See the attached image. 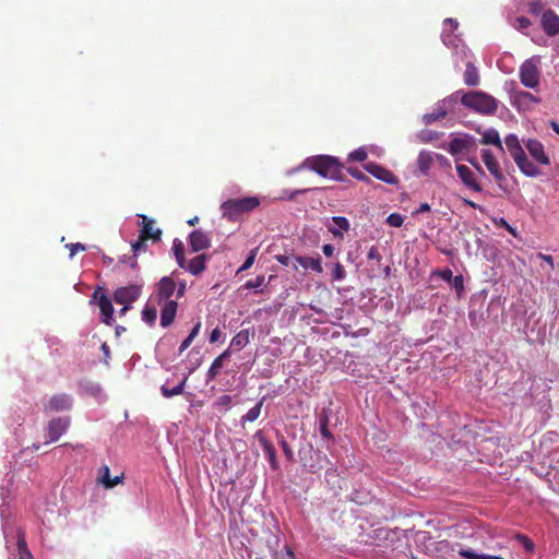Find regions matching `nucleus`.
Masks as SVG:
<instances>
[{
  "mask_svg": "<svg viewBox=\"0 0 559 559\" xmlns=\"http://www.w3.org/2000/svg\"><path fill=\"white\" fill-rule=\"evenodd\" d=\"M91 304H97L100 309V319L107 325H112L114 323V307L111 300L105 293V289L98 286L90 301Z\"/></svg>",
  "mask_w": 559,
  "mask_h": 559,
  "instance_id": "nucleus-12",
  "label": "nucleus"
},
{
  "mask_svg": "<svg viewBox=\"0 0 559 559\" xmlns=\"http://www.w3.org/2000/svg\"><path fill=\"white\" fill-rule=\"evenodd\" d=\"M364 168L374 178L385 183L394 185L397 182L396 176L389 169L382 167L381 165H378L376 163H368L364 166Z\"/></svg>",
  "mask_w": 559,
  "mask_h": 559,
  "instance_id": "nucleus-20",
  "label": "nucleus"
},
{
  "mask_svg": "<svg viewBox=\"0 0 559 559\" xmlns=\"http://www.w3.org/2000/svg\"><path fill=\"white\" fill-rule=\"evenodd\" d=\"M157 318V311L154 307L146 304L142 310V320L148 325H153Z\"/></svg>",
  "mask_w": 559,
  "mask_h": 559,
  "instance_id": "nucleus-39",
  "label": "nucleus"
},
{
  "mask_svg": "<svg viewBox=\"0 0 559 559\" xmlns=\"http://www.w3.org/2000/svg\"><path fill=\"white\" fill-rule=\"evenodd\" d=\"M445 148V146H442ZM476 148V140L468 134H462L453 138L447 146L448 152L455 157L456 160L462 159V155L469 153Z\"/></svg>",
  "mask_w": 559,
  "mask_h": 559,
  "instance_id": "nucleus-11",
  "label": "nucleus"
},
{
  "mask_svg": "<svg viewBox=\"0 0 559 559\" xmlns=\"http://www.w3.org/2000/svg\"><path fill=\"white\" fill-rule=\"evenodd\" d=\"M302 167H307L316 171L319 176L323 178H329L333 180H337L341 173V166L338 160L330 155H318L308 157L305 159L302 165L299 166L298 169Z\"/></svg>",
  "mask_w": 559,
  "mask_h": 559,
  "instance_id": "nucleus-4",
  "label": "nucleus"
},
{
  "mask_svg": "<svg viewBox=\"0 0 559 559\" xmlns=\"http://www.w3.org/2000/svg\"><path fill=\"white\" fill-rule=\"evenodd\" d=\"M73 397L67 393H58L50 396L43 405L44 412H64L71 409Z\"/></svg>",
  "mask_w": 559,
  "mask_h": 559,
  "instance_id": "nucleus-15",
  "label": "nucleus"
},
{
  "mask_svg": "<svg viewBox=\"0 0 559 559\" xmlns=\"http://www.w3.org/2000/svg\"><path fill=\"white\" fill-rule=\"evenodd\" d=\"M260 205L258 197L229 199L221 204L222 216L230 222L237 221L241 214L249 213Z\"/></svg>",
  "mask_w": 559,
  "mask_h": 559,
  "instance_id": "nucleus-7",
  "label": "nucleus"
},
{
  "mask_svg": "<svg viewBox=\"0 0 559 559\" xmlns=\"http://www.w3.org/2000/svg\"><path fill=\"white\" fill-rule=\"evenodd\" d=\"M528 12L540 19L542 27L548 36L559 34V16L549 8L547 0H532Z\"/></svg>",
  "mask_w": 559,
  "mask_h": 559,
  "instance_id": "nucleus-3",
  "label": "nucleus"
},
{
  "mask_svg": "<svg viewBox=\"0 0 559 559\" xmlns=\"http://www.w3.org/2000/svg\"><path fill=\"white\" fill-rule=\"evenodd\" d=\"M100 472H102V477L99 479V481L105 486V488H107V484L110 483V469L107 465H104L100 467Z\"/></svg>",
  "mask_w": 559,
  "mask_h": 559,
  "instance_id": "nucleus-50",
  "label": "nucleus"
},
{
  "mask_svg": "<svg viewBox=\"0 0 559 559\" xmlns=\"http://www.w3.org/2000/svg\"><path fill=\"white\" fill-rule=\"evenodd\" d=\"M539 103V97L526 91H515L511 95V104L520 111L531 110L534 105Z\"/></svg>",
  "mask_w": 559,
  "mask_h": 559,
  "instance_id": "nucleus-18",
  "label": "nucleus"
},
{
  "mask_svg": "<svg viewBox=\"0 0 559 559\" xmlns=\"http://www.w3.org/2000/svg\"><path fill=\"white\" fill-rule=\"evenodd\" d=\"M200 329H201V322H198V323L193 326V329L190 331V333H189L188 337H190V338L194 340V338L198 336V334H199V332H200Z\"/></svg>",
  "mask_w": 559,
  "mask_h": 559,
  "instance_id": "nucleus-64",
  "label": "nucleus"
},
{
  "mask_svg": "<svg viewBox=\"0 0 559 559\" xmlns=\"http://www.w3.org/2000/svg\"><path fill=\"white\" fill-rule=\"evenodd\" d=\"M173 251L175 259L180 267H185L186 259H185V248L183 243L179 239H175L173 243Z\"/></svg>",
  "mask_w": 559,
  "mask_h": 559,
  "instance_id": "nucleus-38",
  "label": "nucleus"
},
{
  "mask_svg": "<svg viewBox=\"0 0 559 559\" xmlns=\"http://www.w3.org/2000/svg\"><path fill=\"white\" fill-rule=\"evenodd\" d=\"M69 426L70 418L67 416L51 419L47 425L45 443L48 444L58 441L59 438L67 432Z\"/></svg>",
  "mask_w": 559,
  "mask_h": 559,
  "instance_id": "nucleus-14",
  "label": "nucleus"
},
{
  "mask_svg": "<svg viewBox=\"0 0 559 559\" xmlns=\"http://www.w3.org/2000/svg\"><path fill=\"white\" fill-rule=\"evenodd\" d=\"M518 539L521 542L524 549L528 552H532L535 548L534 543L525 535H519Z\"/></svg>",
  "mask_w": 559,
  "mask_h": 559,
  "instance_id": "nucleus-49",
  "label": "nucleus"
},
{
  "mask_svg": "<svg viewBox=\"0 0 559 559\" xmlns=\"http://www.w3.org/2000/svg\"><path fill=\"white\" fill-rule=\"evenodd\" d=\"M192 342L193 340L187 336L179 347V354H182L191 345Z\"/></svg>",
  "mask_w": 559,
  "mask_h": 559,
  "instance_id": "nucleus-62",
  "label": "nucleus"
},
{
  "mask_svg": "<svg viewBox=\"0 0 559 559\" xmlns=\"http://www.w3.org/2000/svg\"><path fill=\"white\" fill-rule=\"evenodd\" d=\"M345 277H346V271H345L344 266L340 262H336L332 270L333 281L341 282Z\"/></svg>",
  "mask_w": 559,
  "mask_h": 559,
  "instance_id": "nucleus-43",
  "label": "nucleus"
},
{
  "mask_svg": "<svg viewBox=\"0 0 559 559\" xmlns=\"http://www.w3.org/2000/svg\"><path fill=\"white\" fill-rule=\"evenodd\" d=\"M66 247L70 250L71 259L76 254V252L85 250V246L81 242L68 243Z\"/></svg>",
  "mask_w": 559,
  "mask_h": 559,
  "instance_id": "nucleus-52",
  "label": "nucleus"
},
{
  "mask_svg": "<svg viewBox=\"0 0 559 559\" xmlns=\"http://www.w3.org/2000/svg\"><path fill=\"white\" fill-rule=\"evenodd\" d=\"M367 258H368L369 260H374V261H377L378 263H380V262H381V259H382V257H381V254H380V252H379L378 248H377V247H374V246H372V247L369 249V251H368V253H367Z\"/></svg>",
  "mask_w": 559,
  "mask_h": 559,
  "instance_id": "nucleus-54",
  "label": "nucleus"
},
{
  "mask_svg": "<svg viewBox=\"0 0 559 559\" xmlns=\"http://www.w3.org/2000/svg\"><path fill=\"white\" fill-rule=\"evenodd\" d=\"M436 162V153L430 151H420L417 157V167L423 175H428L432 164Z\"/></svg>",
  "mask_w": 559,
  "mask_h": 559,
  "instance_id": "nucleus-26",
  "label": "nucleus"
},
{
  "mask_svg": "<svg viewBox=\"0 0 559 559\" xmlns=\"http://www.w3.org/2000/svg\"><path fill=\"white\" fill-rule=\"evenodd\" d=\"M461 92H456L441 100H439L431 112L425 114L423 116V121L426 124H430L437 120H440L447 116L448 112L453 111L455 105L457 104L459 96Z\"/></svg>",
  "mask_w": 559,
  "mask_h": 559,
  "instance_id": "nucleus-9",
  "label": "nucleus"
},
{
  "mask_svg": "<svg viewBox=\"0 0 559 559\" xmlns=\"http://www.w3.org/2000/svg\"><path fill=\"white\" fill-rule=\"evenodd\" d=\"M202 364V357L199 352L191 350L186 361L187 373L185 376L192 374Z\"/></svg>",
  "mask_w": 559,
  "mask_h": 559,
  "instance_id": "nucleus-37",
  "label": "nucleus"
},
{
  "mask_svg": "<svg viewBox=\"0 0 559 559\" xmlns=\"http://www.w3.org/2000/svg\"><path fill=\"white\" fill-rule=\"evenodd\" d=\"M233 399L230 395L224 394L221 395L215 402L214 406L224 408L225 411L229 409L231 407Z\"/></svg>",
  "mask_w": 559,
  "mask_h": 559,
  "instance_id": "nucleus-45",
  "label": "nucleus"
},
{
  "mask_svg": "<svg viewBox=\"0 0 559 559\" xmlns=\"http://www.w3.org/2000/svg\"><path fill=\"white\" fill-rule=\"evenodd\" d=\"M386 223L390 225V226H393V227H401L404 223V216H402L401 214L399 213H391L388 217H386Z\"/></svg>",
  "mask_w": 559,
  "mask_h": 559,
  "instance_id": "nucleus-46",
  "label": "nucleus"
},
{
  "mask_svg": "<svg viewBox=\"0 0 559 559\" xmlns=\"http://www.w3.org/2000/svg\"><path fill=\"white\" fill-rule=\"evenodd\" d=\"M265 285V277L263 275L257 276L254 280L247 281L243 284L246 289H254L257 293H262V286Z\"/></svg>",
  "mask_w": 559,
  "mask_h": 559,
  "instance_id": "nucleus-40",
  "label": "nucleus"
},
{
  "mask_svg": "<svg viewBox=\"0 0 559 559\" xmlns=\"http://www.w3.org/2000/svg\"><path fill=\"white\" fill-rule=\"evenodd\" d=\"M451 286L455 289L459 298L464 295V278L462 275H456L450 282Z\"/></svg>",
  "mask_w": 559,
  "mask_h": 559,
  "instance_id": "nucleus-42",
  "label": "nucleus"
},
{
  "mask_svg": "<svg viewBox=\"0 0 559 559\" xmlns=\"http://www.w3.org/2000/svg\"><path fill=\"white\" fill-rule=\"evenodd\" d=\"M187 380H188V376H183L181 382L174 388H168L166 384L162 385V388H160L162 395L166 399H170L173 396L182 394L186 383H187Z\"/></svg>",
  "mask_w": 559,
  "mask_h": 559,
  "instance_id": "nucleus-36",
  "label": "nucleus"
},
{
  "mask_svg": "<svg viewBox=\"0 0 559 559\" xmlns=\"http://www.w3.org/2000/svg\"><path fill=\"white\" fill-rule=\"evenodd\" d=\"M334 250H335L334 246H332L330 243H325L322 247V252L324 253L325 257H332L334 253Z\"/></svg>",
  "mask_w": 559,
  "mask_h": 559,
  "instance_id": "nucleus-61",
  "label": "nucleus"
},
{
  "mask_svg": "<svg viewBox=\"0 0 559 559\" xmlns=\"http://www.w3.org/2000/svg\"><path fill=\"white\" fill-rule=\"evenodd\" d=\"M329 426V418L328 416H321L319 419V430L323 439L328 441H334V437L332 432L328 428Z\"/></svg>",
  "mask_w": 559,
  "mask_h": 559,
  "instance_id": "nucleus-41",
  "label": "nucleus"
},
{
  "mask_svg": "<svg viewBox=\"0 0 559 559\" xmlns=\"http://www.w3.org/2000/svg\"><path fill=\"white\" fill-rule=\"evenodd\" d=\"M350 227V224L346 217L343 216H333L332 225H330L329 231L333 234L335 237L343 238L344 231H347Z\"/></svg>",
  "mask_w": 559,
  "mask_h": 559,
  "instance_id": "nucleus-29",
  "label": "nucleus"
},
{
  "mask_svg": "<svg viewBox=\"0 0 559 559\" xmlns=\"http://www.w3.org/2000/svg\"><path fill=\"white\" fill-rule=\"evenodd\" d=\"M9 559H34L27 548L25 534L20 527H3Z\"/></svg>",
  "mask_w": 559,
  "mask_h": 559,
  "instance_id": "nucleus-6",
  "label": "nucleus"
},
{
  "mask_svg": "<svg viewBox=\"0 0 559 559\" xmlns=\"http://www.w3.org/2000/svg\"><path fill=\"white\" fill-rule=\"evenodd\" d=\"M231 354L230 349H226L219 356H217L212 365L210 366L207 372H206V383L214 380L216 376L218 374L219 370L223 368L224 362L227 358H229Z\"/></svg>",
  "mask_w": 559,
  "mask_h": 559,
  "instance_id": "nucleus-27",
  "label": "nucleus"
},
{
  "mask_svg": "<svg viewBox=\"0 0 559 559\" xmlns=\"http://www.w3.org/2000/svg\"><path fill=\"white\" fill-rule=\"evenodd\" d=\"M538 64L539 58L537 57L530 58L521 64L519 76L525 87L535 90L539 86L540 71Z\"/></svg>",
  "mask_w": 559,
  "mask_h": 559,
  "instance_id": "nucleus-8",
  "label": "nucleus"
},
{
  "mask_svg": "<svg viewBox=\"0 0 559 559\" xmlns=\"http://www.w3.org/2000/svg\"><path fill=\"white\" fill-rule=\"evenodd\" d=\"M480 143L484 145H493L500 152H504L503 143L500 139L499 132L493 128L487 129L483 132Z\"/></svg>",
  "mask_w": 559,
  "mask_h": 559,
  "instance_id": "nucleus-28",
  "label": "nucleus"
},
{
  "mask_svg": "<svg viewBox=\"0 0 559 559\" xmlns=\"http://www.w3.org/2000/svg\"><path fill=\"white\" fill-rule=\"evenodd\" d=\"M457 552L460 556H462L466 559H503L500 556L479 554L471 548H465L462 546L459 547Z\"/></svg>",
  "mask_w": 559,
  "mask_h": 559,
  "instance_id": "nucleus-35",
  "label": "nucleus"
},
{
  "mask_svg": "<svg viewBox=\"0 0 559 559\" xmlns=\"http://www.w3.org/2000/svg\"><path fill=\"white\" fill-rule=\"evenodd\" d=\"M466 69L464 71V83L468 86H476L479 84V74L478 70L474 64V60L468 59L465 64Z\"/></svg>",
  "mask_w": 559,
  "mask_h": 559,
  "instance_id": "nucleus-30",
  "label": "nucleus"
},
{
  "mask_svg": "<svg viewBox=\"0 0 559 559\" xmlns=\"http://www.w3.org/2000/svg\"><path fill=\"white\" fill-rule=\"evenodd\" d=\"M177 272H173L170 276H164L159 280V282L155 285L154 294L152 299L158 305L163 302L173 301L170 298L176 296V282L175 276Z\"/></svg>",
  "mask_w": 559,
  "mask_h": 559,
  "instance_id": "nucleus-10",
  "label": "nucleus"
},
{
  "mask_svg": "<svg viewBox=\"0 0 559 559\" xmlns=\"http://www.w3.org/2000/svg\"><path fill=\"white\" fill-rule=\"evenodd\" d=\"M435 273L439 277H441L444 282H448V283H450L452 281V278L454 277L453 273L450 269L438 270Z\"/></svg>",
  "mask_w": 559,
  "mask_h": 559,
  "instance_id": "nucleus-53",
  "label": "nucleus"
},
{
  "mask_svg": "<svg viewBox=\"0 0 559 559\" xmlns=\"http://www.w3.org/2000/svg\"><path fill=\"white\" fill-rule=\"evenodd\" d=\"M160 306H162L160 325L163 328H167L174 322V320L176 318L178 304L176 300H174V301L163 302Z\"/></svg>",
  "mask_w": 559,
  "mask_h": 559,
  "instance_id": "nucleus-24",
  "label": "nucleus"
},
{
  "mask_svg": "<svg viewBox=\"0 0 559 559\" xmlns=\"http://www.w3.org/2000/svg\"><path fill=\"white\" fill-rule=\"evenodd\" d=\"M480 155L487 170L501 187L502 182L506 181V176L500 167V163L493 153L488 148L481 150Z\"/></svg>",
  "mask_w": 559,
  "mask_h": 559,
  "instance_id": "nucleus-16",
  "label": "nucleus"
},
{
  "mask_svg": "<svg viewBox=\"0 0 559 559\" xmlns=\"http://www.w3.org/2000/svg\"><path fill=\"white\" fill-rule=\"evenodd\" d=\"M144 240L145 239L140 237V239L132 245V250L134 251V253H138L141 250H145L146 246L144 243Z\"/></svg>",
  "mask_w": 559,
  "mask_h": 559,
  "instance_id": "nucleus-60",
  "label": "nucleus"
},
{
  "mask_svg": "<svg viewBox=\"0 0 559 559\" xmlns=\"http://www.w3.org/2000/svg\"><path fill=\"white\" fill-rule=\"evenodd\" d=\"M206 255L200 254L185 263V267L192 275H199L205 270Z\"/></svg>",
  "mask_w": 559,
  "mask_h": 559,
  "instance_id": "nucleus-31",
  "label": "nucleus"
},
{
  "mask_svg": "<svg viewBox=\"0 0 559 559\" xmlns=\"http://www.w3.org/2000/svg\"><path fill=\"white\" fill-rule=\"evenodd\" d=\"M460 99L465 107L481 115H492L498 109V100L481 91L463 93Z\"/></svg>",
  "mask_w": 559,
  "mask_h": 559,
  "instance_id": "nucleus-5",
  "label": "nucleus"
},
{
  "mask_svg": "<svg viewBox=\"0 0 559 559\" xmlns=\"http://www.w3.org/2000/svg\"><path fill=\"white\" fill-rule=\"evenodd\" d=\"M504 145L510 156L514 160L519 170L528 178H536L542 175L539 167L531 162L525 153L523 141L514 133H510L504 138Z\"/></svg>",
  "mask_w": 559,
  "mask_h": 559,
  "instance_id": "nucleus-1",
  "label": "nucleus"
},
{
  "mask_svg": "<svg viewBox=\"0 0 559 559\" xmlns=\"http://www.w3.org/2000/svg\"><path fill=\"white\" fill-rule=\"evenodd\" d=\"M442 168H451V162L443 155L436 153V162Z\"/></svg>",
  "mask_w": 559,
  "mask_h": 559,
  "instance_id": "nucleus-55",
  "label": "nucleus"
},
{
  "mask_svg": "<svg viewBox=\"0 0 559 559\" xmlns=\"http://www.w3.org/2000/svg\"><path fill=\"white\" fill-rule=\"evenodd\" d=\"M254 437L260 442V445L273 469L278 468V463L276 459V450L274 445L264 437L263 432L261 430H258L254 435Z\"/></svg>",
  "mask_w": 559,
  "mask_h": 559,
  "instance_id": "nucleus-21",
  "label": "nucleus"
},
{
  "mask_svg": "<svg viewBox=\"0 0 559 559\" xmlns=\"http://www.w3.org/2000/svg\"><path fill=\"white\" fill-rule=\"evenodd\" d=\"M189 246L193 252H199L211 246V239L203 230L195 229L189 235Z\"/></svg>",
  "mask_w": 559,
  "mask_h": 559,
  "instance_id": "nucleus-23",
  "label": "nucleus"
},
{
  "mask_svg": "<svg viewBox=\"0 0 559 559\" xmlns=\"http://www.w3.org/2000/svg\"><path fill=\"white\" fill-rule=\"evenodd\" d=\"M348 171H349V174H350L354 178H356V179H358V180H364V181H365V180H368V177H367L364 173H361L359 169L350 168Z\"/></svg>",
  "mask_w": 559,
  "mask_h": 559,
  "instance_id": "nucleus-58",
  "label": "nucleus"
},
{
  "mask_svg": "<svg viewBox=\"0 0 559 559\" xmlns=\"http://www.w3.org/2000/svg\"><path fill=\"white\" fill-rule=\"evenodd\" d=\"M456 173L462 183L468 189L480 192L481 186L478 183L475 173L467 166L457 164Z\"/></svg>",
  "mask_w": 559,
  "mask_h": 559,
  "instance_id": "nucleus-19",
  "label": "nucleus"
},
{
  "mask_svg": "<svg viewBox=\"0 0 559 559\" xmlns=\"http://www.w3.org/2000/svg\"><path fill=\"white\" fill-rule=\"evenodd\" d=\"M141 217L143 218V228H142L141 238H143V239L159 238L160 230L154 229V227H153L154 221L147 218L145 215H142Z\"/></svg>",
  "mask_w": 559,
  "mask_h": 559,
  "instance_id": "nucleus-34",
  "label": "nucleus"
},
{
  "mask_svg": "<svg viewBox=\"0 0 559 559\" xmlns=\"http://www.w3.org/2000/svg\"><path fill=\"white\" fill-rule=\"evenodd\" d=\"M255 254H257V249L250 251L249 255L247 257V259L245 260L242 265L238 269V273L246 271L252 266V264L254 263V260H255Z\"/></svg>",
  "mask_w": 559,
  "mask_h": 559,
  "instance_id": "nucleus-47",
  "label": "nucleus"
},
{
  "mask_svg": "<svg viewBox=\"0 0 559 559\" xmlns=\"http://www.w3.org/2000/svg\"><path fill=\"white\" fill-rule=\"evenodd\" d=\"M367 155L366 148L361 146L350 152L348 158L355 162H364L367 158Z\"/></svg>",
  "mask_w": 559,
  "mask_h": 559,
  "instance_id": "nucleus-44",
  "label": "nucleus"
},
{
  "mask_svg": "<svg viewBox=\"0 0 559 559\" xmlns=\"http://www.w3.org/2000/svg\"><path fill=\"white\" fill-rule=\"evenodd\" d=\"M276 261L285 266H292V263H294V257H288L285 254H278L275 257Z\"/></svg>",
  "mask_w": 559,
  "mask_h": 559,
  "instance_id": "nucleus-56",
  "label": "nucleus"
},
{
  "mask_svg": "<svg viewBox=\"0 0 559 559\" xmlns=\"http://www.w3.org/2000/svg\"><path fill=\"white\" fill-rule=\"evenodd\" d=\"M222 337V331L219 328H215L210 334V343H216Z\"/></svg>",
  "mask_w": 559,
  "mask_h": 559,
  "instance_id": "nucleus-59",
  "label": "nucleus"
},
{
  "mask_svg": "<svg viewBox=\"0 0 559 559\" xmlns=\"http://www.w3.org/2000/svg\"><path fill=\"white\" fill-rule=\"evenodd\" d=\"M80 386L84 394L95 397L99 403L105 402L107 399L99 383L93 381H83L81 382Z\"/></svg>",
  "mask_w": 559,
  "mask_h": 559,
  "instance_id": "nucleus-25",
  "label": "nucleus"
},
{
  "mask_svg": "<svg viewBox=\"0 0 559 559\" xmlns=\"http://www.w3.org/2000/svg\"><path fill=\"white\" fill-rule=\"evenodd\" d=\"M250 342V332L249 330L239 331L230 341L229 348H234L236 350H240L246 347Z\"/></svg>",
  "mask_w": 559,
  "mask_h": 559,
  "instance_id": "nucleus-32",
  "label": "nucleus"
},
{
  "mask_svg": "<svg viewBox=\"0 0 559 559\" xmlns=\"http://www.w3.org/2000/svg\"><path fill=\"white\" fill-rule=\"evenodd\" d=\"M523 144L527 150L530 156L535 160L536 164L542 166L550 165V157L545 150L544 144L536 139H524Z\"/></svg>",
  "mask_w": 559,
  "mask_h": 559,
  "instance_id": "nucleus-13",
  "label": "nucleus"
},
{
  "mask_svg": "<svg viewBox=\"0 0 559 559\" xmlns=\"http://www.w3.org/2000/svg\"><path fill=\"white\" fill-rule=\"evenodd\" d=\"M531 26V21L525 16H520L515 20L514 27L518 29H526Z\"/></svg>",
  "mask_w": 559,
  "mask_h": 559,
  "instance_id": "nucleus-51",
  "label": "nucleus"
},
{
  "mask_svg": "<svg viewBox=\"0 0 559 559\" xmlns=\"http://www.w3.org/2000/svg\"><path fill=\"white\" fill-rule=\"evenodd\" d=\"M141 293L142 286L136 284L119 287L114 293V300L119 305H131L140 297Z\"/></svg>",
  "mask_w": 559,
  "mask_h": 559,
  "instance_id": "nucleus-17",
  "label": "nucleus"
},
{
  "mask_svg": "<svg viewBox=\"0 0 559 559\" xmlns=\"http://www.w3.org/2000/svg\"><path fill=\"white\" fill-rule=\"evenodd\" d=\"M280 445H281L286 459L288 461H293L294 452H293L290 445L288 444V442L283 437L280 439Z\"/></svg>",
  "mask_w": 559,
  "mask_h": 559,
  "instance_id": "nucleus-48",
  "label": "nucleus"
},
{
  "mask_svg": "<svg viewBox=\"0 0 559 559\" xmlns=\"http://www.w3.org/2000/svg\"><path fill=\"white\" fill-rule=\"evenodd\" d=\"M264 401H265V396H263L253 407H251L241 417V419H240L241 425H245L246 423H253L259 418Z\"/></svg>",
  "mask_w": 559,
  "mask_h": 559,
  "instance_id": "nucleus-33",
  "label": "nucleus"
},
{
  "mask_svg": "<svg viewBox=\"0 0 559 559\" xmlns=\"http://www.w3.org/2000/svg\"><path fill=\"white\" fill-rule=\"evenodd\" d=\"M298 266H301L305 270H311L316 273H322V271H323L320 257H317V258L302 257V255L294 257V263H292V267L294 270H297Z\"/></svg>",
  "mask_w": 559,
  "mask_h": 559,
  "instance_id": "nucleus-22",
  "label": "nucleus"
},
{
  "mask_svg": "<svg viewBox=\"0 0 559 559\" xmlns=\"http://www.w3.org/2000/svg\"><path fill=\"white\" fill-rule=\"evenodd\" d=\"M187 290V285L185 281H180L179 283H176V298H181Z\"/></svg>",
  "mask_w": 559,
  "mask_h": 559,
  "instance_id": "nucleus-57",
  "label": "nucleus"
},
{
  "mask_svg": "<svg viewBox=\"0 0 559 559\" xmlns=\"http://www.w3.org/2000/svg\"><path fill=\"white\" fill-rule=\"evenodd\" d=\"M284 551H285V554L282 556L281 559H296L295 554L290 547L286 546L284 548Z\"/></svg>",
  "mask_w": 559,
  "mask_h": 559,
  "instance_id": "nucleus-63",
  "label": "nucleus"
},
{
  "mask_svg": "<svg viewBox=\"0 0 559 559\" xmlns=\"http://www.w3.org/2000/svg\"><path fill=\"white\" fill-rule=\"evenodd\" d=\"M459 23L454 19H445L443 22V29L441 34L442 43L447 47H451L454 50L453 53V62L455 68L460 67V62L467 63L468 59L474 60L473 55L469 49H467L466 45L462 41V39L457 35H451L450 32H453L457 28Z\"/></svg>",
  "mask_w": 559,
  "mask_h": 559,
  "instance_id": "nucleus-2",
  "label": "nucleus"
}]
</instances>
